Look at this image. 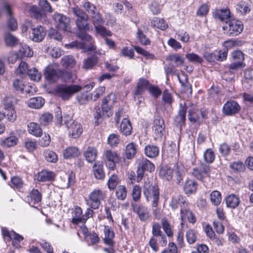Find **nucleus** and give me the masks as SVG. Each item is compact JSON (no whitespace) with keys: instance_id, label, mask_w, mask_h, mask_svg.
Instances as JSON below:
<instances>
[{"instance_id":"61","label":"nucleus","mask_w":253,"mask_h":253,"mask_svg":"<svg viewBox=\"0 0 253 253\" xmlns=\"http://www.w3.org/2000/svg\"><path fill=\"white\" fill-rule=\"evenodd\" d=\"M186 237L188 243L190 244L194 243L197 239L196 233L193 229H189L187 231Z\"/></svg>"},{"instance_id":"62","label":"nucleus","mask_w":253,"mask_h":253,"mask_svg":"<svg viewBox=\"0 0 253 253\" xmlns=\"http://www.w3.org/2000/svg\"><path fill=\"white\" fill-rule=\"evenodd\" d=\"M85 239L89 246L96 244L99 241L98 235L94 232L89 234Z\"/></svg>"},{"instance_id":"42","label":"nucleus","mask_w":253,"mask_h":253,"mask_svg":"<svg viewBox=\"0 0 253 253\" xmlns=\"http://www.w3.org/2000/svg\"><path fill=\"white\" fill-rule=\"evenodd\" d=\"M27 75L31 80L39 81L42 77V74L36 68L29 69L27 71Z\"/></svg>"},{"instance_id":"19","label":"nucleus","mask_w":253,"mask_h":253,"mask_svg":"<svg viewBox=\"0 0 253 253\" xmlns=\"http://www.w3.org/2000/svg\"><path fill=\"white\" fill-rule=\"evenodd\" d=\"M42 195L38 190L33 189L26 197V201L32 207L39 204L42 200Z\"/></svg>"},{"instance_id":"64","label":"nucleus","mask_w":253,"mask_h":253,"mask_svg":"<svg viewBox=\"0 0 253 253\" xmlns=\"http://www.w3.org/2000/svg\"><path fill=\"white\" fill-rule=\"evenodd\" d=\"M230 151V147L227 143H223L220 145L219 147V152L222 156H227L229 155Z\"/></svg>"},{"instance_id":"51","label":"nucleus","mask_w":253,"mask_h":253,"mask_svg":"<svg viewBox=\"0 0 253 253\" xmlns=\"http://www.w3.org/2000/svg\"><path fill=\"white\" fill-rule=\"evenodd\" d=\"M214 51L216 61L222 62L226 59L228 53V49L227 48H223Z\"/></svg>"},{"instance_id":"26","label":"nucleus","mask_w":253,"mask_h":253,"mask_svg":"<svg viewBox=\"0 0 253 253\" xmlns=\"http://www.w3.org/2000/svg\"><path fill=\"white\" fill-rule=\"evenodd\" d=\"M66 46L68 48L76 47L77 48L84 49L88 51H92L95 49V47L93 45L87 46L86 43L84 42L74 41L68 44H66Z\"/></svg>"},{"instance_id":"27","label":"nucleus","mask_w":253,"mask_h":253,"mask_svg":"<svg viewBox=\"0 0 253 253\" xmlns=\"http://www.w3.org/2000/svg\"><path fill=\"white\" fill-rule=\"evenodd\" d=\"M103 165L101 162L95 163L93 166V171L95 177L98 179H103L105 177Z\"/></svg>"},{"instance_id":"38","label":"nucleus","mask_w":253,"mask_h":253,"mask_svg":"<svg viewBox=\"0 0 253 253\" xmlns=\"http://www.w3.org/2000/svg\"><path fill=\"white\" fill-rule=\"evenodd\" d=\"M151 24L153 26L162 30H165L168 27V24L164 19L158 17H155L151 21Z\"/></svg>"},{"instance_id":"31","label":"nucleus","mask_w":253,"mask_h":253,"mask_svg":"<svg viewBox=\"0 0 253 253\" xmlns=\"http://www.w3.org/2000/svg\"><path fill=\"white\" fill-rule=\"evenodd\" d=\"M215 15L221 21L225 22L226 24L231 20L230 12L228 8L216 10Z\"/></svg>"},{"instance_id":"58","label":"nucleus","mask_w":253,"mask_h":253,"mask_svg":"<svg viewBox=\"0 0 253 253\" xmlns=\"http://www.w3.org/2000/svg\"><path fill=\"white\" fill-rule=\"evenodd\" d=\"M91 18L94 28L97 27V26L104 24V21L100 13L97 11L95 12L94 14L91 15Z\"/></svg>"},{"instance_id":"32","label":"nucleus","mask_w":253,"mask_h":253,"mask_svg":"<svg viewBox=\"0 0 253 253\" xmlns=\"http://www.w3.org/2000/svg\"><path fill=\"white\" fill-rule=\"evenodd\" d=\"M197 184L193 180H187L184 184L183 190L186 194H192L194 193L197 190Z\"/></svg>"},{"instance_id":"1","label":"nucleus","mask_w":253,"mask_h":253,"mask_svg":"<svg viewBox=\"0 0 253 253\" xmlns=\"http://www.w3.org/2000/svg\"><path fill=\"white\" fill-rule=\"evenodd\" d=\"M55 118L57 120L56 123L58 124L60 126L64 125L68 129L69 136L72 138H77L82 133V125L69 116H65L63 118L60 108H58L56 111Z\"/></svg>"},{"instance_id":"13","label":"nucleus","mask_w":253,"mask_h":253,"mask_svg":"<svg viewBox=\"0 0 253 253\" xmlns=\"http://www.w3.org/2000/svg\"><path fill=\"white\" fill-rule=\"evenodd\" d=\"M44 76L50 82H55L58 79V66L55 64L48 65L45 69Z\"/></svg>"},{"instance_id":"44","label":"nucleus","mask_w":253,"mask_h":253,"mask_svg":"<svg viewBox=\"0 0 253 253\" xmlns=\"http://www.w3.org/2000/svg\"><path fill=\"white\" fill-rule=\"evenodd\" d=\"M221 199V195L218 191H213L210 194L211 201L215 206H218L220 204Z\"/></svg>"},{"instance_id":"59","label":"nucleus","mask_w":253,"mask_h":253,"mask_svg":"<svg viewBox=\"0 0 253 253\" xmlns=\"http://www.w3.org/2000/svg\"><path fill=\"white\" fill-rule=\"evenodd\" d=\"M44 157L47 161L51 163H55L58 160L56 154L51 150H47L44 152Z\"/></svg>"},{"instance_id":"40","label":"nucleus","mask_w":253,"mask_h":253,"mask_svg":"<svg viewBox=\"0 0 253 253\" xmlns=\"http://www.w3.org/2000/svg\"><path fill=\"white\" fill-rule=\"evenodd\" d=\"M174 170L176 174V179L179 184L183 179L184 175V167L181 163H177L174 166Z\"/></svg>"},{"instance_id":"18","label":"nucleus","mask_w":253,"mask_h":253,"mask_svg":"<svg viewBox=\"0 0 253 253\" xmlns=\"http://www.w3.org/2000/svg\"><path fill=\"white\" fill-rule=\"evenodd\" d=\"M94 83H90L84 86V88L86 89L85 92L81 93L77 95V98L81 103H85L92 99V95L90 93L88 92V90H91L94 86Z\"/></svg>"},{"instance_id":"63","label":"nucleus","mask_w":253,"mask_h":253,"mask_svg":"<svg viewBox=\"0 0 253 253\" xmlns=\"http://www.w3.org/2000/svg\"><path fill=\"white\" fill-rule=\"evenodd\" d=\"M119 182L118 178L116 175L113 174L108 180V186L109 189H114Z\"/></svg>"},{"instance_id":"15","label":"nucleus","mask_w":253,"mask_h":253,"mask_svg":"<svg viewBox=\"0 0 253 253\" xmlns=\"http://www.w3.org/2000/svg\"><path fill=\"white\" fill-rule=\"evenodd\" d=\"M116 99V95L114 93H110L104 98L101 105L103 115L106 113L107 117H109V114L107 113L114 105Z\"/></svg>"},{"instance_id":"9","label":"nucleus","mask_w":253,"mask_h":253,"mask_svg":"<svg viewBox=\"0 0 253 253\" xmlns=\"http://www.w3.org/2000/svg\"><path fill=\"white\" fill-rule=\"evenodd\" d=\"M133 211L142 221H146L150 218L151 214L147 207L142 204L132 203Z\"/></svg>"},{"instance_id":"54","label":"nucleus","mask_w":253,"mask_h":253,"mask_svg":"<svg viewBox=\"0 0 253 253\" xmlns=\"http://www.w3.org/2000/svg\"><path fill=\"white\" fill-rule=\"evenodd\" d=\"M16 102V99L12 96L6 97L3 100L4 108L5 110L14 109L13 104Z\"/></svg>"},{"instance_id":"50","label":"nucleus","mask_w":253,"mask_h":253,"mask_svg":"<svg viewBox=\"0 0 253 253\" xmlns=\"http://www.w3.org/2000/svg\"><path fill=\"white\" fill-rule=\"evenodd\" d=\"M82 6L91 15L94 14L97 12L96 6L90 2L85 0L83 2Z\"/></svg>"},{"instance_id":"46","label":"nucleus","mask_w":253,"mask_h":253,"mask_svg":"<svg viewBox=\"0 0 253 253\" xmlns=\"http://www.w3.org/2000/svg\"><path fill=\"white\" fill-rule=\"evenodd\" d=\"M166 60L170 62H174L175 66H179L183 65L184 61L183 58L178 54H172L166 57Z\"/></svg>"},{"instance_id":"2","label":"nucleus","mask_w":253,"mask_h":253,"mask_svg":"<svg viewBox=\"0 0 253 253\" xmlns=\"http://www.w3.org/2000/svg\"><path fill=\"white\" fill-rule=\"evenodd\" d=\"M143 194L147 202L150 203L152 208H156L159 202V191L156 183L147 179L144 181Z\"/></svg>"},{"instance_id":"16","label":"nucleus","mask_w":253,"mask_h":253,"mask_svg":"<svg viewBox=\"0 0 253 253\" xmlns=\"http://www.w3.org/2000/svg\"><path fill=\"white\" fill-rule=\"evenodd\" d=\"M46 34V30L42 26L33 28L30 34V39L35 42H42Z\"/></svg>"},{"instance_id":"4","label":"nucleus","mask_w":253,"mask_h":253,"mask_svg":"<svg viewBox=\"0 0 253 253\" xmlns=\"http://www.w3.org/2000/svg\"><path fill=\"white\" fill-rule=\"evenodd\" d=\"M83 87L78 85L60 84L56 86L55 91L57 95L63 100L69 99L74 93L81 90Z\"/></svg>"},{"instance_id":"25","label":"nucleus","mask_w":253,"mask_h":253,"mask_svg":"<svg viewBox=\"0 0 253 253\" xmlns=\"http://www.w3.org/2000/svg\"><path fill=\"white\" fill-rule=\"evenodd\" d=\"M27 128L29 133L36 137H40L42 134V129L36 123H30L27 126Z\"/></svg>"},{"instance_id":"29","label":"nucleus","mask_w":253,"mask_h":253,"mask_svg":"<svg viewBox=\"0 0 253 253\" xmlns=\"http://www.w3.org/2000/svg\"><path fill=\"white\" fill-rule=\"evenodd\" d=\"M159 175L163 179L169 181L173 177V169L168 166H164L161 168Z\"/></svg>"},{"instance_id":"11","label":"nucleus","mask_w":253,"mask_h":253,"mask_svg":"<svg viewBox=\"0 0 253 253\" xmlns=\"http://www.w3.org/2000/svg\"><path fill=\"white\" fill-rule=\"evenodd\" d=\"M241 110L239 103L233 100H230L224 103L222 107V113L226 116H232L238 113Z\"/></svg>"},{"instance_id":"14","label":"nucleus","mask_w":253,"mask_h":253,"mask_svg":"<svg viewBox=\"0 0 253 253\" xmlns=\"http://www.w3.org/2000/svg\"><path fill=\"white\" fill-rule=\"evenodd\" d=\"M180 218L182 221L181 225L182 227H183L184 222L186 220L192 223H194L196 221L195 216L187 207V203H183V207L180 209Z\"/></svg>"},{"instance_id":"7","label":"nucleus","mask_w":253,"mask_h":253,"mask_svg":"<svg viewBox=\"0 0 253 253\" xmlns=\"http://www.w3.org/2000/svg\"><path fill=\"white\" fill-rule=\"evenodd\" d=\"M138 168L137 170V182H140L144 175V171L152 172L155 169V166L149 160L146 158H142L137 160Z\"/></svg>"},{"instance_id":"10","label":"nucleus","mask_w":253,"mask_h":253,"mask_svg":"<svg viewBox=\"0 0 253 253\" xmlns=\"http://www.w3.org/2000/svg\"><path fill=\"white\" fill-rule=\"evenodd\" d=\"M153 131L156 138H161L165 133L164 120L160 116L156 117L154 120L152 126Z\"/></svg>"},{"instance_id":"53","label":"nucleus","mask_w":253,"mask_h":253,"mask_svg":"<svg viewBox=\"0 0 253 253\" xmlns=\"http://www.w3.org/2000/svg\"><path fill=\"white\" fill-rule=\"evenodd\" d=\"M53 119L52 115L50 113H44L42 114L39 118V122L41 125L46 126L52 122Z\"/></svg>"},{"instance_id":"60","label":"nucleus","mask_w":253,"mask_h":253,"mask_svg":"<svg viewBox=\"0 0 253 253\" xmlns=\"http://www.w3.org/2000/svg\"><path fill=\"white\" fill-rule=\"evenodd\" d=\"M48 52L52 57L55 58L60 57L64 52L59 47H53L49 48Z\"/></svg>"},{"instance_id":"3","label":"nucleus","mask_w":253,"mask_h":253,"mask_svg":"<svg viewBox=\"0 0 253 253\" xmlns=\"http://www.w3.org/2000/svg\"><path fill=\"white\" fill-rule=\"evenodd\" d=\"M88 16L80 19H76V25L79 31L78 37L83 41H86L91 42L92 37L86 33V32L92 30L91 26L88 23Z\"/></svg>"},{"instance_id":"22","label":"nucleus","mask_w":253,"mask_h":253,"mask_svg":"<svg viewBox=\"0 0 253 253\" xmlns=\"http://www.w3.org/2000/svg\"><path fill=\"white\" fill-rule=\"evenodd\" d=\"M72 222L75 224L83 223V214L82 208L79 206L75 207L72 212Z\"/></svg>"},{"instance_id":"23","label":"nucleus","mask_w":253,"mask_h":253,"mask_svg":"<svg viewBox=\"0 0 253 253\" xmlns=\"http://www.w3.org/2000/svg\"><path fill=\"white\" fill-rule=\"evenodd\" d=\"M104 243L110 246H113L114 244L113 238H114V233L112 228L109 226H105L104 229Z\"/></svg>"},{"instance_id":"6","label":"nucleus","mask_w":253,"mask_h":253,"mask_svg":"<svg viewBox=\"0 0 253 253\" xmlns=\"http://www.w3.org/2000/svg\"><path fill=\"white\" fill-rule=\"evenodd\" d=\"M222 29L226 31L229 36H236L240 34L244 29V25L241 21L232 19L229 20Z\"/></svg>"},{"instance_id":"24","label":"nucleus","mask_w":253,"mask_h":253,"mask_svg":"<svg viewBox=\"0 0 253 253\" xmlns=\"http://www.w3.org/2000/svg\"><path fill=\"white\" fill-rule=\"evenodd\" d=\"M225 201L227 207L231 209L237 208L240 203L239 197L233 194L228 195L226 197Z\"/></svg>"},{"instance_id":"48","label":"nucleus","mask_w":253,"mask_h":253,"mask_svg":"<svg viewBox=\"0 0 253 253\" xmlns=\"http://www.w3.org/2000/svg\"><path fill=\"white\" fill-rule=\"evenodd\" d=\"M204 159L207 164L212 163L215 159V155L212 149H207L204 153Z\"/></svg>"},{"instance_id":"57","label":"nucleus","mask_w":253,"mask_h":253,"mask_svg":"<svg viewBox=\"0 0 253 253\" xmlns=\"http://www.w3.org/2000/svg\"><path fill=\"white\" fill-rule=\"evenodd\" d=\"M12 234L10 240H12V244L14 247L19 248L20 246L19 243L24 239V238L22 236L16 233L14 231H12Z\"/></svg>"},{"instance_id":"20","label":"nucleus","mask_w":253,"mask_h":253,"mask_svg":"<svg viewBox=\"0 0 253 253\" xmlns=\"http://www.w3.org/2000/svg\"><path fill=\"white\" fill-rule=\"evenodd\" d=\"M3 8L9 16L7 22L8 29L12 31H15L17 28V23L15 19L12 17L11 7L7 3L5 2L3 3Z\"/></svg>"},{"instance_id":"45","label":"nucleus","mask_w":253,"mask_h":253,"mask_svg":"<svg viewBox=\"0 0 253 253\" xmlns=\"http://www.w3.org/2000/svg\"><path fill=\"white\" fill-rule=\"evenodd\" d=\"M127 195V191L126 187L124 185H119L117 187L116 191V196L118 200H124Z\"/></svg>"},{"instance_id":"30","label":"nucleus","mask_w":253,"mask_h":253,"mask_svg":"<svg viewBox=\"0 0 253 253\" xmlns=\"http://www.w3.org/2000/svg\"><path fill=\"white\" fill-rule=\"evenodd\" d=\"M144 152L148 157L155 158L159 155V149L156 145H147L145 147Z\"/></svg>"},{"instance_id":"21","label":"nucleus","mask_w":253,"mask_h":253,"mask_svg":"<svg viewBox=\"0 0 253 253\" xmlns=\"http://www.w3.org/2000/svg\"><path fill=\"white\" fill-rule=\"evenodd\" d=\"M55 174L51 171L43 170L38 172L37 180L41 182L50 181L54 180Z\"/></svg>"},{"instance_id":"8","label":"nucleus","mask_w":253,"mask_h":253,"mask_svg":"<svg viewBox=\"0 0 253 253\" xmlns=\"http://www.w3.org/2000/svg\"><path fill=\"white\" fill-rule=\"evenodd\" d=\"M53 19L59 29L67 32H71L70 20L68 17L60 13H55L53 15Z\"/></svg>"},{"instance_id":"33","label":"nucleus","mask_w":253,"mask_h":253,"mask_svg":"<svg viewBox=\"0 0 253 253\" xmlns=\"http://www.w3.org/2000/svg\"><path fill=\"white\" fill-rule=\"evenodd\" d=\"M78 148L75 146H71L67 148L63 151V156L66 159H70L78 157L80 155Z\"/></svg>"},{"instance_id":"28","label":"nucleus","mask_w":253,"mask_h":253,"mask_svg":"<svg viewBox=\"0 0 253 253\" xmlns=\"http://www.w3.org/2000/svg\"><path fill=\"white\" fill-rule=\"evenodd\" d=\"M148 84L149 82L147 80L140 78L137 83L136 89L134 93V98H135L137 95H141L147 88Z\"/></svg>"},{"instance_id":"47","label":"nucleus","mask_w":253,"mask_h":253,"mask_svg":"<svg viewBox=\"0 0 253 253\" xmlns=\"http://www.w3.org/2000/svg\"><path fill=\"white\" fill-rule=\"evenodd\" d=\"M136 149L133 143L128 144L126 149V156L127 159H130L133 158L136 154Z\"/></svg>"},{"instance_id":"43","label":"nucleus","mask_w":253,"mask_h":253,"mask_svg":"<svg viewBox=\"0 0 253 253\" xmlns=\"http://www.w3.org/2000/svg\"><path fill=\"white\" fill-rule=\"evenodd\" d=\"M19 53L20 55L25 57H31L33 54L30 47L26 44H20Z\"/></svg>"},{"instance_id":"35","label":"nucleus","mask_w":253,"mask_h":253,"mask_svg":"<svg viewBox=\"0 0 253 253\" xmlns=\"http://www.w3.org/2000/svg\"><path fill=\"white\" fill-rule=\"evenodd\" d=\"M120 129L121 132L125 135H129L132 130V126L130 121L126 118L123 120Z\"/></svg>"},{"instance_id":"49","label":"nucleus","mask_w":253,"mask_h":253,"mask_svg":"<svg viewBox=\"0 0 253 253\" xmlns=\"http://www.w3.org/2000/svg\"><path fill=\"white\" fill-rule=\"evenodd\" d=\"M71 10L73 13L74 16L76 17V19L83 18L88 16V15L85 12H84L82 9H81L78 6L71 7Z\"/></svg>"},{"instance_id":"12","label":"nucleus","mask_w":253,"mask_h":253,"mask_svg":"<svg viewBox=\"0 0 253 253\" xmlns=\"http://www.w3.org/2000/svg\"><path fill=\"white\" fill-rule=\"evenodd\" d=\"M105 163L109 170H114L116 168V163L119 162V157L116 152L111 150H107L105 153Z\"/></svg>"},{"instance_id":"41","label":"nucleus","mask_w":253,"mask_h":253,"mask_svg":"<svg viewBox=\"0 0 253 253\" xmlns=\"http://www.w3.org/2000/svg\"><path fill=\"white\" fill-rule=\"evenodd\" d=\"M61 64L66 68H72L76 64V61L71 55L63 56L61 60Z\"/></svg>"},{"instance_id":"34","label":"nucleus","mask_w":253,"mask_h":253,"mask_svg":"<svg viewBox=\"0 0 253 253\" xmlns=\"http://www.w3.org/2000/svg\"><path fill=\"white\" fill-rule=\"evenodd\" d=\"M44 103V100L42 97H36L30 98L28 105L30 108L39 109L41 108Z\"/></svg>"},{"instance_id":"37","label":"nucleus","mask_w":253,"mask_h":253,"mask_svg":"<svg viewBox=\"0 0 253 253\" xmlns=\"http://www.w3.org/2000/svg\"><path fill=\"white\" fill-rule=\"evenodd\" d=\"M98 61V58L95 55H92L85 59L83 62V68L88 70L94 66Z\"/></svg>"},{"instance_id":"36","label":"nucleus","mask_w":253,"mask_h":253,"mask_svg":"<svg viewBox=\"0 0 253 253\" xmlns=\"http://www.w3.org/2000/svg\"><path fill=\"white\" fill-rule=\"evenodd\" d=\"M84 156L86 161L89 163L93 162L96 159L97 151L94 147H89L84 152Z\"/></svg>"},{"instance_id":"17","label":"nucleus","mask_w":253,"mask_h":253,"mask_svg":"<svg viewBox=\"0 0 253 253\" xmlns=\"http://www.w3.org/2000/svg\"><path fill=\"white\" fill-rule=\"evenodd\" d=\"M186 111L187 107L186 105L180 104L178 114L175 116L174 119V122L177 126L181 127L185 124Z\"/></svg>"},{"instance_id":"56","label":"nucleus","mask_w":253,"mask_h":253,"mask_svg":"<svg viewBox=\"0 0 253 253\" xmlns=\"http://www.w3.org/2000/svg\"><path fill=\"white\" fill-rule=\"evenodd\" d=\"M236 9L242 14H245L250 11L248 3L243 1H241L236 5Z\"/></svg>"},{"instance_id":"52","label":"nucleus","mask_w":253,"mask_h":253,"mask_svg":"<svg viewBox=\"0 0 253 253\" xmlns=\"http://www.w3.org/2000/svg\"><path fill=\"white\" fill-rule=\"evenodd\" d=\"M4 40L6 44L9 46H13L17 44L18 42V40L10 33L5 34Z\"/></svg>"},{"instance_id":"55","label":"nucleus","mask_w":253,"mask_h":253,"mask_svg":"<svg viewBox=\"0 0 253 253\" xmlns=\"http://www.w3.org/2000/svg\"><path fill=\"white\" fill-rule=\"evenodd\" d=\"M94 28L96 32L102 37L111 36L112 35V32L108 30L103 25L97 26Z\"/></svg>"},{"instance_id":"5","label":"nucleus","mask_w":253,"mask_h":253,"mask_svg":"<svg viewBox=\"0 0 253 253\" xmlns=\"http://www.w3.org/2000/svg\"><path fill=\"white\" fill-rule=\"evenodd\" d=\"M105 196V192L99 189H95L89 194L88 199L86 200V204L92 209H98L101 201L104 200Z\"/></svg>"},{"instance_id":"39","label":"nucleus","mask_w":253,"mask_h":253,"mask_svg":"<svg viewBox=\"0 0 253 253\" xmlns=\"http://www.w3.org/2000/svg\"><path fill=\"white\" fill-rule=\"evenodd\" d=\"M183 203H186L183 200V198L180 196H177L172 198L169 203V206L172 210H175L179 206H180L181 208L183 207Z\"/></svg>"}]
</instances>
